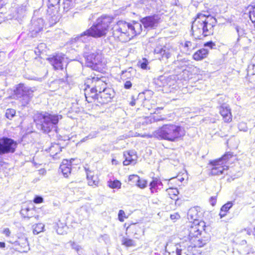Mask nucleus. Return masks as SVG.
I'll use <instances>...</instances> for the list:
<instances>
[{"instance_id":"f257e3e1","label":"nucleus","mask_w":255,"mask_h":255,"mask_svg":"<svg viewBox=\"0 0 255 255\" xmlns=\"http://www.w3.org/2000/svg\"><path fill=\"white\" fill-rule=\"evenodd\" d=\"M216 23V19L213 16L198 14L192 23V35L196 39H202L205 37L212 35Z\"/></svg>"},{"instance_id":"f03ea898","label":"nucleus","mask_w":255,"mask_h":255,"mask_svg":"<svg viewBox=\"0 0 255 255\" xmlns=\"http://www.w3.org/2000/svg\"><path fill=\"white\" fill-rule=\"evenodd\" d=\"M112 29L115 38L122 42H126L140 33L141 25L137 22L132 25L126 21H119Z\"/></svg>"},{"instance_id":"7ed1b4c3","label":"nucleus","mask_w":255,"mask_h":255,"mask_svg":"<svg viewBox=\"0 0 255 255\" xmlns=\"http://www.w3.org/2000/svg\"><path fill=\"white\" fill-rule=\"evenodd\" d=\"M62 118L61 115L41 112L35 116L34 121L38 129L48 133L52 130L57 132V125Z\"/></svg>"},{"instance_id":"20e7f679","label":"nucleus","mask_w":255,"mask_h":255,"mask_svg":"<svg viewBox=\"0 0 255 255\" xmlns=\"http://www.w3.org/2000/svg\"><path fill=\"white\" fill-rule=\"evenodd\" d=\"M184 134V130L181 127L174 124H167L154 131L152 136L159 139L175 141Z\"/></svg>"},{"instance_id":"39448f33","label":"nucleus","mask_w":255,"mask_h":255,"mask_svg":"<svg viewBox=\"0 0 255 255\" xmlns=\"http://www.w3.org/2000/svg\"><path fill=\"white\" fill-rule=\"evenodd\" d=\"M113 20V17L110 16L102 15L96 19L89 29L86 30V32L90 33L91 36L94 38L105 36L111 27Z\"/></svg>"},{"instance_id":"423d86ee","label":"nucleus","mask_w":255,"mask_h":255,"mask_svg":"<svg viewBox=\"0 0 255 255\" xmlns=\"http://www.w3.org/2000/svg\"><path fill=\"white\" fill-rule=\"evenodd\" d=\"M87 46L86 45L85 47L84 53V57L86 60L87 66L96 71L101 70L104 65L102 63L101 51L96 48L91 47L90 49L89 46H88V48L90 51H88Z\"/></svg>"},{"instance_id":"0eeeda50","label":"nucleus","mask_w":255,"mask_h":255,"mask_svg":"<svg viewBox=\"0 0 255 255\" xmlns=\"http://www.w3.org/2000/svg\"><path fill=\"white\" fill-rule=\"evenodd\" d=\"M209 242V238L184 240L176 248V255H188V252L192 251L193 248H202Z\"/></svg>"},{"instance_id":"6e6552de","label":"nucleus","mask_w":255,"mask_h":255,"mask_svg":"<svg viewBox=\"0 0 255 255\" xmlns=\"http://www.w3.org/2000/svg\"><path fill=\"white\" fill-rule=\"evenodd\" d=\"M14 95L16 99H20L23 106L27 105L33 97V90L23 84H18L14 90Z\"/></svg>"},{"instance_id":"1a4fd4ad","label":"nucleus","mask_w":255,"mask_h":255,"mask_svg":"<svg viewBox=\"0 0 255 255\" xmlns=\"http://www.w3.org/2000/svg\"><path fill=\"white\" fill-rule=\"evenodd\" d=\"M17 142L7 137L0 138V158L9 153H13L17 147Z\"/></svg>"},{"instance_id":"9d476101","label":"nucleus","mask_w":255,"mask_h":255,"mask_svg":"<svg viewBox=\"0 0 255 255\" xmlns=\"http://www.w3.org/2000/svg\"><path fill=\"white\" fill-rule=\"evenodd\" d=\"M66 58L62 54H58L47 58V60L52 65L55 70H62L64 64L67 65Z\"/></svg>"},{"instance_id":"9b49d317","label":"nucleus","mask_w":255,"mask_h":255,"mask_svg":"<svg viewBox=\"0 0 255 255\" xmlns=\"http://www.w3.org/2000/svg\"><path fill=\"white\" fill-rule=\"evenodd\" d=\"M187 216L190 223H194L195 221H198V223H201L202 222L203 213L199 207L190 208L188 211Z\"/></svg>"},{"instance_id":"f8f14e48","label":"nucleus","mask_w":255,"mask_h":255,"mask_svg":"<svg viewBox=\"0 0 255 255\" xmlns=\"http://www.w3.org/2000/svg\"><path fill=\"white\" fill-rule=\"evenodd\" d=\"M114 92L111 88H106L99 93L98 101L101 104L110 102L114 96Z\"/></svg>"},{"instance_id":"ddd939ff","label":"nucleus","mask_w":255,"mask_h":255,"mask_svg":"<svg viewBox=\"0 0 255 255\" xmlns=\"http://www.w3.org/2000/svg\"><path fill=\"white\" fill-rule=\"evenodd\" d=\"M159 19V18L158 15H153L142 18L140 20V22L143 24L144 28L151 29L157 26Z\"/></svg>"},{"instance_id":"4468645a","label":"nucleus","mask_w":255,"mask_h":255,"mask_svg":"<svg viewBox=\"0 0 255 255\" xmlns=\"http://www.w3.org/2000/svg\"><path fill=\"white\" fill-rule=\"evenodd\" d=\"M206 227L205 224L201 228ZM200 224H192L189 228L185 231V234H187L188 237L187 238L186 240H189L193 239L194 237H197L198 235H201V230H200Z\"/></svg>"},{"instance_id":"2eb2a0df","label":"nucleus","mask_w":255,"mask_h":255,"mask_svg":"<svg viewBox=\"0 0 255 255\" xmlns=\"http://www.w3.org/2000/svg\"><path fill=\"white\" fill-rule=\"evenodd\" d=\"M87 83H91L98 91L100 92L107 88V84L101 78L93 77L87 80Z\"/></svg>"},{"instance_id":"dca6fc26","label":"nucleus","mask_w":255,"mask_h":255,"mask_svg":"<svg viewBox=\"0 0 255 255\" xmlns=\"http://www.w3.org/2000/svg\"><path fill=\"white\" fill-rule=\"evenodd\" d=\"M219 112L225 122L229 123L232 121V116L231 112V109L227 105H222L220 106Z\"/></svg>"},{"instance_id":"f3484780","label":"nucleus","mask_w":255,"mask_h":255,"mask_svg":"<svg viewBox=\"0 0 255 255\" xmlns=\"http://www.w3.org/2000/svg\"><path fill=\"white\" fill-rule=\"evenodd\" d=\"M210 164L213 166L211 171V175H219L223 173L225 168L221 165L220 160L211 161Z\"/></svg>"},{"instance_id":"a211bd4d","label":"nucleus","mask_w":255,"mask_h":255,"mask_svg":"<svg viewBox=\"0 0 255 255\" xmlns=\"http://www.w3.org/2000/svg\"><path fill=\"white\" fill-rule=\"evenodd\" d=\"M154 53L159 54L161 57L159 58L160 60H167L170 57L171 53L169 49H167L165 46H157L154 49Z\"/></svg>"},{"instance_id":"6ab92c4d","label":"nucleus","mask_w":255,"mask_h":255,"mask_svg":"<svg viewBox=\"0 0 255 255\" xmlns=\"http://www.w3.org/2000/svg\"><path fill=\"white\" fill-rule=\"evenodd\" d=\"M85 96L86 100L89 102H92L93 99H97L99 96L98 91L91 84V88L85 90Z\"/></svg>"},{"instance_id":"aec40b11","label":"nucleus","mask_w":255,"mask_h":255,"mask_svg":"<svg viewBox=\"0 0 255 255\" xmlns=\"http://www.w3.org/2000/svg\"><path fill=\"white\" fill-rule=\"evenodd\" d=\"M73 160H74L73 159H71L70 160L64 159L60 165V169L65 177H68L71 173V163Z\"/></svg>"},{"instance_id":"412c9836","label":"nucleus","mask_w":255,"mask_h":255,"mask_svg":"<svg viewBox=\"0 0 255 255\" xmlns=\"http://www.w3.org/2000/svg\"><path fill=\"white\" fill-rule=\"evenodd\" d=\"M43 25V20L42 18H39L34 21L30 28L32 36H36V34L42 29Z\"/></svg>"},{"instance_id":"4be33fe9","label":"nucleus","mask_w":255,"mask_h":255,"mask_svg":"<svg viewBox=\"0 0 255 255\" xmlns=\"http://www.w3.org/2000/svg\"><path fill=\"white\" fill-rule=\"evenodd\" d=\"M33 205L30 204V206H27L25 205L22 206V209L20 211V214L23 218H29L32 217L33 214L34 212L33 209Z\"/></svg>"},{"instance_id":"5701e85b","label":"nucleus","mask_w":255,"mask_h":255,"mask_svg":"<svg viewBox=\"0 0 255 255\" xmlns=\"http://www.w3.org/2000/svg\"><path fill=\"white\" fill-rule=\"evenodd\" d=\"M87 178L88 185L91 186H97L99 184L98 177L94 175L93 172L91 171H87Z\"/></svg>"},{"instance_id":"b1692460","label":"nucleus","mask_w":255,"mask_h":255,"mask_svg":"<svg viewBox=\"0 0 255 255\" xmlns=\"http://www.w3.org/2000/svg\"><path fill=\"white\" fill-rule=\"evenodd\" d=\"M209 51L207 49L202 48L196 51L193 55V59L196 61H200L207 57Z\"/></svg>"},{"instance_id":"393cba45","label":"nucleus","mask_w":255,"mask_h":255,"mask_svg":"<svg viewBox=\"0 0 255 255\" xmlns=\"http://www.w3.org/2000/svg\"><path fill=\"white\" fill-rule=\"evenodd\" d=\"M162 184L160 179L154 178L150 183V190L152 193L157 192V189L159 186H162Z\"/></svg>"},{"instance_id":"a878e982","label":"nucleus","mask_w":255,"mask_h":255,"mask_svg":"<svg viewBox=\"0 0 255 255\" xmlns=\"http://www.w3.org/2000/svg\"><path fill=\"white\" fill-rule=\"evenodd\" d=\"M90 33H87L86 30L82 33L80 35H78L74 38L76 42H82L83 43L87 42L89 41V37H91Z\"/></svg>"},{"instance_id":"bb28decb","label":"nucleus","mask_w":255,"mask_h":255,"mask_svg":"<svg viewBox=\"0 0 255 255\" xmlns=\"http://www.w3.org/2000/svg\"><path fill=\"white\" fill-rule=\"evenodd\" d=\"M55 229H56L57 234L63 235L67 233L69 227L67 226V224H57Z\"/></svg>"},{"instance_id":"cd10ccee","label":"nucleus","mask_w":255,"mask_h":255,"mask_svg":"<svg viewBox=\"0 0 255 255\" xmlns=\"http://www.w3.org/2000/svg\"><path fill=\"white\" fill-rule=\"evenodd\" d=\"M235 29L238 36V37L237 38V42H239L242 37L246 36V31L243 27L239 25H235Z\"/></svg>"},{"instance_id":"c85d7f7f","label":"nucleus","mask_w":255,"mask_h":255,"mask_svg":"<svg viewBox=\"0 0 255 255\" xmlns=\"http://www.w3.org/2000/svg\"><path fill=\"white\" fill-rule=\"evenodd\" d=\"M233 206V204L231 202H228L225 205H224L221 208L220 213V216L221 218L224 217L226 215V212H227Z\"/></svg>"},{"instance_id":"c756f323","label":"nucleus","mask_w":255,"mask_h":255,"mask_svg":"<svg viewBox=\"0 0 255 255\" xmlns=\"http://www.w3.org/2000/svg\"><path fill=\"white\" fill-rule=\"evenodd\" d=\"M125 160L123 161V164L124 165H128L130 164H135V161L136 160V159H134L133 157L130 156L129 155H128L126 153H124V154Z\"/></svg>"},{"instance_id":"7c9ffc66","label":"nucleus","mask_w":255,"mask_h":255,"mask_svg":"<svg viewBox=\"0 0 255 255\" xmlns=\"http://www.w3.org/2000/svg\"><path fill=\"white\" fill-rule=\"evenodd\" d=\"M122 244L127 247H134L135 246L134 241L126 238H123L122 240Z\"/></svg>"},{"instance_id":"2f4dec72","label":"nucleus","mask_w":255,"mask_h":255,"mask_svg":"<svg viewBox=\"0 0 255 255\" xmlns=\"http://www.w3.org/2000/svg\"><path fill=\"white\" fill-rule=\"evenodd\" d=\"M44 224H34L33 226V232L34 234H38L43 231Z\"/></svg>"},{"instance_id":"473e14b6","label":"nucleus","mask_w":255,"mask_h":255,"mask_svg":"<svg viewBox=\"0 0 255 255\" xmlns=\"http://www.w3.org/2000/svg\"><path fill=\"white\" fill-rule=\"evenodd\" d=\"M166 191L171 199L175 198L179 194V191L177 188H169L166 190Z\"/></svg>"},{"instance_id":"72a5a7b5","label":"nucleus","mask_w":255,"mask_h":255,"mask_svg":"<svg viewBox=\"0 0 255 255\" xmlns=\"http://www.w3.org/2000/svg\"><path fill=\"white\" fill-rule=\"evenodd\" d=\"M74 6V3L72 0H65L63 2V8L66 11H68L69 9Z\"/></svg>"},{"instance_id":"f704fd0d","label":"nucleus","mask_w":255,"mask_h":255,"mask_svg":"<svg viewBox=\"0 0 255 255\" xmlns=\"http://www.w3.org/2000/svg\"><path fill=\"white\" fill-rule=\"evenodd\" d=\"M108 186L112 189L120 188L121 186V183L119 180H116L114 181H110L108 182Z\"/></svg>"},{"instance_id":"c9c22d12","label":"nucleus","mask_w":255,"mask_h":255,"mask_svg":"<svg viewBox=\"0 0 255 255\" xmlns=\"http://www.w3.org/2000/svg\"><path fill=\"white\" fill-rule=\"evenodd\" d=\"M15 111L13 109H8L5 111V116L6 118L11 120L15 116Z\"/></svg>"},{"instance_id":"e433bc0d","label":"nucleus","mask_w":255,"mask_h":255,"mask_svg":"<svg viewBox=\"0 0 255 255\" xmlns=\"http://www.w3.org/2000/svg\"><path fill=\"white\" fill-rule=\"evenodd\" d=\"M196 47V44L192 43L190 41H187L184 44V48H186V51H190Z\"/></svg>"},{"instance_id":"4c0bfd02","label":"nucleus","mask_w":255,"mask_h":255,"mask_svg":"<svg viewBox=\"0 0 255 255\" xmlns=\"http://www.w3.org/2000/svg\"><path fill=\"white\" fill-rule=\"evenodd\" d=\"M138 65L142 69L146 70L149 69L148 67V61L145 58H143L141 60L139 61L138 62Z\"/></svg>"},{"instance_id":"58836bf2","label":"nucleus","mask_w":255,"mask_h":255,"mask_svg":"<svg viewBox=\"0 0 255 255\" xmlns=\"http://www.w3.org/2000/svg\"><path fill=\"white\" fill-rule=\"evenodd\" d=\"M139 177L137 175H130L128 177V181H130L131 183H135L136 185L137 182L139 181Z\"/></svg>"},{"instance_id":"ea45409f","label":"nucleus","mask_w":255,"mask_h":255,"mask_svg":"<svg viewBox=\"0 0 255 255\" xmlns=\"http://www.w3.org/2000/svg\"><path fill=\"white\" fill-rule=\"evenodd\" d=\"M147 181L144 179L139 178V181L137 182L136 185L138 187L140 188H144L146 186Z\"/></svg>"},{"instance_id":"a19ab883","label":"nucleus","mask_w":255,"mask_h":255,"mask_svg":"<svg viewBox=\"0 0 255 255\" xmlns=\"http://www.w3.org/2000/svg\"><path fill=\"white\" fill-rule=\"evenodd\" d=\"M68 244L71 247V248L75 250L77 252H79L81 249V247L77 245L76 243L72 241H70Z\"/></svg>"},{"instance_id":"79ce46f5","label":"nucleus","mask_w":255,"mask_h":255,"mask_svg":"<svg viewBox=\"0 0 255 255\" xmlns=\"http://www.w3.org/2000/svg\"><path fill=\"white\" fill-rule=\"evenodd\" d=\"M233 155L230 152H227L226 154H225L221 158H219L218 160H220V162L224 160V161H227L229 159L231 158L232 157Z\"/></svg>"},{"instance_id":"37998d69","label":"nucleus","mask_w":255,"mask_h":255,"mask_svg":"<svg viewBox=\"0 0 255 255\" xmlns=\"http://www.w3.org/2000/svg\"><path fill=\"white\" fill-rule=\"evenodd\" d=\"M118 217L119 221L121 222H123L124 221V218H126V217L125 216V213L124 211L121 210L119 211V214H118Z\"/></svg>"},{"instance_id":"c03bdc74","label":"nucleus","mask_w":255,"mask_h":255,"mask_svg":"<svg viewBox=\"0 0 255 255\" xmlns=\"http://www.w3.org/2000/svg\"><path fill=\"white\" fill-rule=\"evenodd\" d=\"M26 10V6L22 4L17 9V12L20 15L22 14Z\"/></svg>"},{"instance_id":"a18cd8bd","label":"nucleus","mask_w":255,"mask_h":255,"mask_svg":"<svg viewBox=\"0 0 255 255\" xmlns=\"http://www.w3.org/2000/svg\"><path fill=\"white\" fill-rule=\"evenodd\" d=\"M18 243H19V244H20V243L22 244L21 246L23 248H24V249H28V248L27 243L26 242V240L25 238H22L20 239Z\"/></svg>"},{"instance_id":"49530a36","label":"nucleus","mask_w":255,"mask_h":255,"mask_svg":"<svg viewBox=\"0 0 255 255\" xmlns=\"http://www.w3.org/2000/svg\"><path fill=\"white\" fill-rule=\"evenodd\" d=\"M163 118H160L159 117H156L155 116L150 117L149 118L150 123L163 121Z\"/></svg>"},{"instance_id":"de8ad7c7","label":"nucleus","mask_w":255,"mask_h":255,"mask_svg":"<svg viewBox=\"0 0 255 255\" xmlns=\"http://www.w3.org/2000/svg\"><path fill=\"white\" fill-rule=\"evenodd\" d=\"M34 203L39 204L43 202V198L40 196H36L33 199Z\"/></svg>"},{"instance_id":"09e8293b","label":"nucleus","mask_w":255,"mask_h":255,"mask_svg":"<svg viewBox=\"0 0 255 255\" xmlns=\"http://www.w3.org/2000/svg\"><path fill=\"white\" fill-rule=\"evenodd\" d=\"M204 46L210 47L211 49H214L215 48L216 44L213 41H210L205 43L204 44Z\"/></svg>"},{"instance_id":"8fccbe9b","label":"nucleus","mask_w":255,"mask_h":255,"mask_svg":"<svg viewBox=\"0 0 255 255\" xmlns=\"http://www.w3.org/2000/svg\"><path fill=\"white\" fill-rule=\"evenodd\" d=\"M225 97L224 96H221L218 99V103L220 105H226L225 102Z\"/></svg>"},{"instance_id":"3c124183","label":"nucleus","mask_w":255,"mask_h":255,"mask_svg":"<svg viewBox=\"0 0 255 255\" xmlns=\"http://www.w3.org/2000/svg\"><path fill=\"white\" fill-rule=\"evenodd\" d=\"M132 86V83L130 81L127 80L124 84V88L126 89H129Z\"/></svg>"},{"instance_id":"603ef678","label":"nucleus","mask_w":255,"mask_h":255,"mask_svg":"<svg viewBox=\"0 0 255 255\" xmlns=\"http://www.w3.org/2000/svg\"><path fill=\"white\" fill-rule=\"evenodd\" d=\"M128 155H130V156L133 157L134 159H137V156L135 154V152L133 150L126 151L125 152Z\"/></svg>"},{"instance_id":"864d4df0","label":"nucleus","mask_w":255,"mask_h":255,"mask_svg":"<svg viewBox=\"0 0 255 255\" xmlns=\"http://www.w3.org/2000/svg\"><path fill=\"white\" fill-rule=\"evenodd\" d=\"M130 76V74L129 72H128L127 71H123L122 73V77L123 78L127 77L128 78Z\"/></svg>"},{"instance_id":"5fc2aeb1","label":"nucleus","mask_w":255,"mask_h":255,"mask_svg":"<svg viewBox=\"0 0 255 255\" xmlns=\"http://www.w3.org/2000/svg\"><path fill=\"white\" fill-rule=\"evenodd\" d=\"M149 103H150L151 104L153 105V106L155 105V104L154 103H152L151 102H150V101H145L144 103V106H145L147 109H148V110L150 109L151 108H152V106H148V104Z\"/></svg>"},{"instance_id":"6e6d98bb","label":"nucleus","mask_w":255,"mask_h":255,"mask_svg":"<svg viewBox=\"0 0 255 255\" xmlns=\"http://www.w3.org/2000/svg\"><path fill=\"white\" fill-rule=\"evenodd\" d=\"M210 203L212 206H214L216 203V198L215 197H211L210 199Z\"/></svg>"},{"instance_id":"4d7b16f0","label":"nucleus","mask_w":255,"mask_h":255,"mask_svg":"<svg viewBox=\"0 0 255 255\" xmlns=\"http://www.w3.org/2000/svg\"><path fill=\"white\" fill-rule=\"evenodd\" d=\"M55 148L58 149V150H59L58 152H60L61 151V150H60V147H59V145L57 144H55L54 145H52L51 147H50V151L52 152H53V150H54V148Z\"/></svg>"},{"instance_id":"13d9d810","label":"nucleus","mask_w":255,"mask_h":255,"mask_svg":"<svg viewBox=\"0 0 255 255\" xmlns=\"http://www.w3.org/2000/svg\"><path fill=\"white\" fill-rule=\"evenodd\" d=\"M180 217V216L178 214H175L173 215H171L170 218L172 220H174L175 219H178Z\"/></svg>"},{"instance_id":"bf43d9fd","label":"nucleus","mask_w":255,"mask_h":255,"mask_svg":"<svg viewBox=\"0 0 255 255\" xmlns=\"http://www.w3.org/2000/svg\"><path fill=\"white\" fill-rule=\"evenodd\" d=\"M136 99L134 98L133 96L131 97V101L130 102V105L131 106H134L135 105Z\"/></svg>"},{"instance_id":"052dcab7","label":"nucleus","mask_w":255,"mask_h":255,"mask_svg":"<svg viewBox=\"0 0 255 255\" xmlns=\"http://www.w3.org/2000/svg\"><path fill=\"white\" fill-rule=\"evenodd\" d=\"M3 233L8 237L9 236L10 232L8 229H5L3 231Z\"/></svg>"},{"instance_id":"680f3d73","label":"nucleus","mask_w":255,"mask_h":255,"mask_svg":"<svg viewBox=\"0 0 255 255\" xmlns=\"http://www.w3.org/2000/svg\"><path fill=\"white\" fill-rule=\"evenodd\" d=\"M255 15V5L253 7V10L252 11H251L250 12V16H253Z\"/></svg>"},{"instance_id":"e2e57ef3","label":"nucleus","mask_w":255,"mask_h":255,"mask_svg":"<svg viewBox=\"0 0 255 255\" xmlns=\"http://www.w3.org/2000/svg\"><path fill=\"white\" fill-rule=\"evenodd\" d=\"M112 163L113 164H114V165H117L118 164H119L118 161L115 159H112Z\"/></svg>"},{"instance_id":"0e129e2a","label":"nucleus","mask_w":255,"mask_h":255,"mask_svg":"<svg viewBox=\"0 0 255 255\" xmlns=\"http://www.w3.org/2000/svg\"><path fill=\"white\" fill-rule=\"evenodd\" d=\"M243 125H244V124H243ZM242 124H240L239 126L240 129L243 130L244 131H246L247 130V128L246 127H245V128H241V127L242 126Z\"/></svg>"},{"instance_id":"69168bd1","label":"nucleus","mask_w":255,"mask_h":255,"mask_svg":"<svg viewBox=\"0 0 255 255\" xmlns=\"http://www.w3.org/2000/svg\"><path fill=\"white\" fill-rule=\"evenodd\" d=\"M5 247V243L3 242H0V248H3Z\"/></svg>"},{"instance_id":"338daca9","label":"nucleus","mask_w":255,"mask_h":255,"mask_svg":"<svg viewBox=\"0 0 255 255\" xmlns=\"http://www.w3.org/2000/svg\"><path fill=\"white\" fill-rule=\"evenodd\" d=\"M52 0H49V1H51ZM56 0V1H55V3H59V1H60V0Z\"/></svg>"},{"instance_id":"774afa93","label":"nucleus","mask_w":255,"mask_h":255,"mask_svg":"<svg viewBox=\"0 0 255 255\" xmlns=\"http://www.w3.org/2000/svg\"><path fill=\"white\" fill-rule=\"evenodd\" d=\"M104 237H105L106 239L108 238V237L107 235H105Z\"/></svg>"}]
</instances>
